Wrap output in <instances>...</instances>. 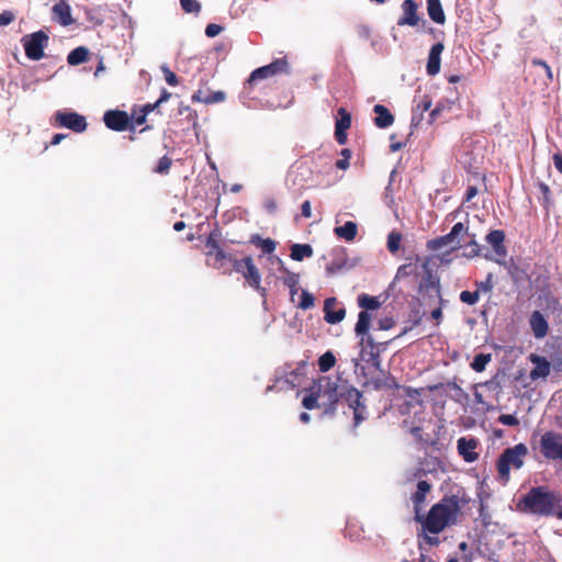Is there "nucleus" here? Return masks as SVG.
Listing matches in <instances>:
<instances>
[{
    "label": "nucleus",
    "mask_w": 562,
    "mask_h": 562,
    "mask_svg": "<svg viewBox=\"0 0 562 562\" xmlns=\"http://www.w3.org/2000/svg\"><path fill=\"white\" fill-rule=\"evenodd\" d=\"M184 228H186V223H184V222H182V221L176 222V223L173 224V229H175L176 232H181V231H183Z\"/></svg>",
    "instance_id": "obj_62"
},
{
    "label": "nucleus",
    "mask_w": 562,
    "mask_h": 562,
    "mask_svg": "<svg viewBox=\"0 0 562 562\" xmlns=\"http://www.w3.org/2000/svg\"><path fill=\"white\" fill-rule=\"evenodd\" d=\"M336 304L335 297H329L325 300L324 303V312H325V321L329 324L340 323L346 315L345 308H340L338 311H333V306Z\"/></svg>",
    "instance_id": "obj_18"
},
{
    "label": "nucleus",
    "mask_w": 562,
    "mask_h": 562,
    "mask_svg": "<svg viewBox=\"0 0 562 562\" xmlns=\"http://www.w3.org/2000/svg\"><path fill=\"white\" fill-rule=\"evenodd\" d=\"M531 64L533 66H539V67L543 68V70L546 71V76H547L548 80L552 81L553 74H552V70H551L550 66L546 61H543L541 59L535 58V59L531 60Z\"/></svg>",
    "instance_id": "obj_42"
},
{
    "label": "nucleus",
    "mask_w": 562,
    "mask_h": 562,
    "mask_svg": "<svg viewBox=\"0 0 562 562\" xmlns=\"http://www.w3.org/2000/svg\"><path fill=\"white\" fill-rule=\"evenodd\" d=\"M318 400H319V397H318V394L316 392V393H313V394H311L308 396H305L303 398L302 404H303V406L306 409H314V408L318 407V404H317Z\"/></svg>",
    "instance_id": "obj_41"
},
{
    "label": "nucleus",
    "mask_w": 562,
    "mask_h": 562,
    "mask_svg": "<svg viewBox=\"0 0 562 562\" xmlns=\"http://www.w3.org/2000/svg\"><path fill=\"white\" fill-rule=\"evenodd\" d=\"M313 255L312 246L307 244H294L291 247V258L295 261H301L305 257H311Z\"/></svg>",
    "instance_id": "obj_26"
},
{
    "label": "nucleus",
    "mask_w": 562,
    "mask_h": 562,
    "mask_svg": "<svg viewBox=\"0 0 562 562\" xmlns=\"http://www.w3.org/2000/svg\"><path fill=\"white\" fill-rule=\"evenodd\" d=\"M468 247L471 248V250L468 254V256L474 257V256H477L480 254V246L477 245L476 241L473 240V241L469 243Z\"/></svg>",
    "instance_id": "obj_52"
},
{
    "label": "nucleus",
    "mask_w": 562,
    "mask_h": 562,
    "mask_svg": "<svg viewBox=\"0 0 562 562\" xmlns=\"http://www.w3.org/2000/svg\"><path fill=\"white\" fill-rule=\"evenodd\" d=\"M48 35L44 31H37L22 38L25 55L31 60H40L44 57V49L48 44Z\"/></svg>",
    "instance_id": "obj_6"
},
{
    "label": "nucleus",
    "mask_w": 562,
    "mask_h": 562,
    "mask_svg": "<svg viewBox=\"0 0 562 562\" xmlns=\"http://www.w3.org/2000/svg\"><path fill=\"white\" fill-rule=\"evenodd\" d=\"M528 448L525 443H518L505 449L497 460V472L502 481L508 482L510 470H519L525 463Z\"/></svg>",
    "instance_id": "obj_3"
},
{
    "label": "nucleus",
    "mask_w": 562,
    "mask_h": 562,
    "mask_svg": "<svg viewBox=\"0 0 562 562\" xmlns=\"http://www.w3.org/2000/svg\"><path fill=\"white\" fill-rule=\"evenodd\" d=\"M15 19V15L12 11H3L0 13V26L9 25L11 22H13Z\"/></svg>",
    "instance_id": "obj_45"
},
{
    "label": "nucleus",
    "mask_w": 562,
    "mask_h": 562,
    "mask_svg": "<svg viewBox=\"0 0 562 562\" xmlns=\"http://www.w3.org/2000/svg\"><path fill=\"white\" fill-rule=\"evenodd\" d=\"M373 111L376 114L374 123L379 128H385L393 124L394 116L384 105L375 104Z\"/></svg>",
    "instance_id": "obj_19"
},
{
    "label": "nucleus",
    "mask_w": 562,
    "mask_h": 562,
    "mask_svg": "<svg viewBox=\"0 0 562 562\" xmlns=\"http://www.w3.org/2000/svg\"><path fill=\"white\" fill-rule=\"evenodd\" d=\"M338 114L340 115V119L336 122V128L338 131H346L350 127L351 124V117L350 114L346 111V109L340 108L338 110Z\"/></svg>",
    "instance_id": "obj_32"
},
{
    "label": "nucleus",
    "mask_w": 562,
    "mask_h": 562,
    "mask_svg": "<svg viewBox=\"0 0 562 562\" xmlns=\"http://www.w3.org/2000/svg\"><path fill=\"white\" fill-rule=\"evenodd\" d=\"M336 363V358L331 351H327L322 355L318 359L319 371L327 372L329 371Z\"/></svg>",
    "instance_id": "obj_29"
},
{
    "label": "nucleus",
    "mask_w": 562,
    "mask_h": 562,
    "mask_svg": "<svg viewBox=\"0 0 562 562\" xmlns=\"http://www.w3.org/2000/svg\"><path fill=\"white\" fill-rule=\"evenodd\" d=\"M286 61L285 59H276L271 64L257 68L254 70L248 79V83H254L258 80L267 79L277 74L283 72L286 70Z\"/></svg>",
    "instance_id": "obj_11"
},
{
    "label": "nucleus",
    "mask_w": 562,
    "mask_h": 562,
    "mask_svg": "<svg viewBox=\"0 0 562 562\" xmlns=\"http://www.w3.org/2000/svg\"><path fill=\"white\" fill-rule=\"evenodd\" d=\"M235 271L241 273L250 286L260 289L261 274L255 266L251 257H246L241 260H234Z\"/></svg>",
    "instance_id": "obj_9"
},
{
    "label": "nucleus",
    "mask_w": 562,
    "mask_h": 562,
    "mask_svg": "<svg viewBox=\"0 0 562 562\" xmlns=\"http://www.w3.org/2000/svg\"><path fill=\"white\" fill-rule=\"evenodd\" d=\"M348 389L353 387L339 384L338 381H333L329 378H322L319 380L317 394L326 414L335 413V405L340 397L346 396L348 398Z\"/></svg>",
    "instance_id": "obj_4"
},
{
    "label": "nucleus",
    "mask_w": 562,
    "mask_h": 562,
    "mask_svg": "<svg viewBox=\"0 0 562 562\" xmlns=\"http://www.w3.org/2000/svg\"><path fill=\"white\" fill-rule=\"evenodd\" d=\"M459 512L458 501L453 497L443 498L430 508L428 515L423 520V527L430 533H439L446 527L457 522Z\"/></svg>",
    "instance_id": "obj_2"
},
{
    "label": "nucleus",
    "mask_w": 562,
    "mask_h": 562,
    "mask_svg": "<svg viewBox=\"0 0 562 562\" xmlns=\"http://www.w3.org/2000/svg\"><path fill=\"white\" fill-rule=\"evenodd\" d=\"M418 3L414 0H404L401 4L402 16L397 20L398 26H417L420 22Z\"/></svg>",
    "instance_id": "obj_12"
},
{
    "label": "nucleus",
    "mask_w": 562,
    "mask_h": 562,
    "mask_svg": "<svg viewBox=\"0 0 562 562\" xmlns=\"http://www.w3.org/2000/svg\"><path fill=\"white\" fill-rule=\"evenodd\" d=\"M162 71L165 74V79L170 86H176L178 83V79L176 74H173L168 67H162Z\"/></svg>",
    "instance_id": "obj_46"
},
{
    "label": "nucleus",
    "mask_w": 562,
    "mask_h": 562,
    "mask_svg": "<svg viewBox=\"0 0 562 562\" xmlns=\"http://www.w3.org/2000/svg\"><path fill=\"white\" fill-rule=\"evenodd\" d=\"M103 122L109 130L123 132L140 125V115L137 116L134 110L131 115L125 111L109 110L103 115Z\"/></svg>",
    "instance_id": "obj_5"
},
{
    "label": "nucleus",
    "mask_w": 562,
    "mask_h": 562,
    "mask_svg": "<svg viewBox=\"0 0 562 562\" xmlns=\"http://www.w3.org/2000/svg\"><path fill=\"white\" fill-rule=\"evenodd\" d=\"M225 98V94L222 91L215 92L211 98V102H220L223 101Z\"/></svg>",
    "instance_id": "obj_58"
},
{
    "label": "nucleus",
    "mask_w": 562,
    "mask_h": 562,
    "mask_svg": "<svg viewBox=\"0 0 562 562\" xmlns=\"http://www.w3.org/2000/svg\"><path fill=\"white\" fill-rule=\"evenodd\" d=\"M336 236L347 241H351L356 238L358 233V226L355 222H346L342 226H337L334 229Z\"/></svg>",
    "instance_id": "obj_22"
},
{
    "label": "nucleus",
    "mask_w": 562,
    "mask_h": 562,
    "mask_svg": "<svg viewBox=\"0 0 562 562\" xmlns=\"http://www.w3.org/2000/svg\"><path fill=\"white\" fill-rule=\"evenodd\" d=\"M443 50V44L437 43L432 45L429 52L428 61H427V72L430 76H435L440 70V55Z\"/></svg>",
    "instance_id": "obj_16"
},
{
    "label": "nucleus",
    "mask_w": 562,
    "mask_h": 562,
    "mask_svg": "<svg viewBox=\"0 0 562 562\" xmlns=\"http://www.w3.org/2000/svg\"><path fill=\"white\" fill-rule=\"evenodd\" d=\"M498 422L505 426H517L519 420L514 415L503 414L498 417Z\"/></svg>",
    "instance_id": "obj_43"
},
{
    "label": "nucleus",
    "mask_w": 562,
    "mask_h": 562,
    "mask_svg": "<svg viewBox=\"0 0 562 562\" xmlns=\"http://www.w3.org/2000/svg\"><path fill=\"white\" fill-rule=\"evenodd\" d=\"M427 12L435 23L445 24L446 15L440 0H427Z\"/></svg>",
    "instance_id": "obj_21"
},
{
    "label": "nucleus",
    "mask_w": 562,
    "mask_h": 562,
    "mask_svg": "<svg viewBox=\"0 0 562 562\" xmlns=\"http://www.w3.org/2000/svg\"><path fill=\"white\" fill-rule=\"evenodd\" d=\"M301 210H302V215L304 217H311L312 216V210H311V203L310 201H305L303 202L302 206H301Z\"/></svg>",
    "instance_id": "obj_51"
},
{
    "label": "nucleus",
    "mask_w": 562,
    "mask_h": 562,
    "mask_svg": "<svg viewBox=\"0 0 562 562\" xmlns=\"http://www.w3.org/2000/svg\"><path fill=\"white\" fill-rule=\"evenodd\" d=\"M529 360L535 364V368L529 373V378L532 381L544 379L550 374L551 364L544 357L530 353Z\"/></svg>",
    "instance_id": "obj_14"
},
{
    "label": "nucleus",
    "mask_w": 562,
    "mask_h": 562,
    "mask_svg": "<svg viewBox=\"0 0 562 562\" xmlns=\"http://www.w3.org/2000/svg\"><path fill=\"white\" fill-rule=\"evenodd\" d=\"M431 101L429 99H425L422 103H419L418 108L422 109L423 112H426L430 109Z\"/></svg>",
    "instance_id": "obj_61"
},
{
    "label": "nucleus",
    "mask_w": 562,
    "mask_h": 562,
    "mask_svg": "<svg viewBox=\"0 0 562 562\" xmlns=\"http://www.w3.org/2000/svg\"><path fill=\"white\" fill-rule=\"evenodd\" d=\"M441 316H442V311H441V308H436V310H434V311L431 312V317H432L434 319H437V321H438V319H440V318H441Z\"/></svg>",
    "instance_id": "obj_63"
},
{
    "label": "nucleus",
    "mask_w": 562,
    "mask_h": 562,
    "mask_svg": "<svg viewBox=\"0 0 562 562\" xmlns=\"http://www.w3.org/2000/svg\"><path fill=\"white\" fill-rule=\"evenodd\" d=\"M314 306V296L306 290L302 291L301 301L299 307L302 310H308Z\"/></svg>",
    "instance_id": "obj_38"
},
{
    "label": "nucleus",
    "mask_w": 562,
    "mask_h": 562,
    "mask_svg": "<svg viewBox=\"0 0 562 562\" xmlns=\"http://www.w3.org/2000/svg\"><path fill=\"white\" fill-rule=\"evenodd\" d=\"M206 247L209 249L207 256L214 257L216 261H222L227 258V255L221 249L217 240L210 236L206 240Z\"/></svg>",
    "instance_id": "obj_27"
},
{
    "label": "nucleus",
    "mask_w": 562,
    "mask_h": 562,
    "mask_svg": "<svg viewBox=\"0 0 562 562\" xmlns=\"http://www.w3.org/2000/svg\"><path fill=\"white\" fill-rule=\"evenodd\" d=\"M491 361V355L488 353H479L474 357L471 368L476 372H482L485 370L486 364Z\"/></svg>",
    "instance_id": "obj_30"
},
{
    "label": "nucleus",
    "mask_w": 562,
    "mask_h": 562,
    "mask_svg": "<svg viewBox=\"0 0 562 562\" xmlns=\"http://www.w3.org/2000/svg\"><path fill=\"white\" fill-rule=\"evenodd\" d=\"M477 194V189L475 187H469L467 190V201L472 200Z\"/></svg>",
    "instance_id": "obj_59"
},
{
    "label": "nucleus",
    "mask_w": 562,
    "mask_h": 562,
    "mask_svg": "<svg viewBox=\"0 0 562 562\" xmlns=\"http://www.w3.org/2000/svg\"><path fill=\"white\" fill-rule=\"evenodd\" d=\"M479 446V441L474 438H465L461 437L458 439L457 448L459 454L463 458L465 462H474L479 459V453L475 452V449Z\"/></svg>",
    "instance_id": "obj_13"
},
{
    "label": "nucleus",
    "mask_w": 562,
    "mask_h": 562,
    "mask_svg": "<svg viewBox=\"0 0 562 562\" xmlns=\"http://www.w3.org/2000/svg\"><path fill=\"white\" fill-rule=\"evenodd\" d=\"M402 235L398 232H391L387 236V249L390 252L395 254L400 249Z\"/></svg>",
    "instance_id": "obj_34"
},
{
    "label": "nucleus",
    "mask_w": 562,
    "mask_h": 562,
    "mask_svg": "<svg viewBox=\"0 0 562 562\" xmlns=\"http://www.w3.org/2000/svg\"><path fill=\"white\" fill-rule=\"evenodd\" d=\"M57 127H65L75 133H83L88 123L83 115L69 110H59L54 114V123Z\"/></svg>",
    "instance_id": "obj_7"
},
{
    "label": "nucleus",
    "mask_w": 562,
    "mask_h": 562,
    "mask_svg": "<svg viewBox=\"0 0 562 562\" xmlns=\"http://www.w3.org/2000/svg\"><path fill=\"white\" fill-rule=\"evenodd\" d=\"M417 272V267L414 263H405L398 267L396 279H404Z\"/></svg>",
    "instance_id": "obj_35"
},
{
    "label": "nucleus",
    "mask_w": 562,
    "mask_h": 562,
    "mask_svg": "<svg viewBox=\"0 0 562 562\" xmlns=\"http://www.w3.org/2000/svg\"><path fill=\"white\" fill-rule=\"evenodd\" d=\"M182 9L188 13H196L200 11L201 5L196 0H180Z\"/></svg>",
    "instance_id": "obj_40"
},
{
    "label": "nucleus",
    "mask_w": 562,
    "mask_h": 562,
    "mask_svg": "<svg viewBox=\"0 0 562 562\" xmlns=\"http://www.w3.org/2000/svg\"><path fill=\"white\" fill-rule=\"evenodd\" d=\"M222 30H223L222 26L212 23L206 26L205 34L209 37H215L216 35H218L222 32Z\"/></svg>",
    "instance_id": "obj_47"
},
{
    "label": "nucleus",
    "mask_w": 562,
    "mask_h": 562,
    "mask_svg": "<svg viewBox=\"0 0 562 562\" xmlns=\"http://www.w3.org/2000/svg\"><path fill=\"white\" fill-rule=\"evenodd\" d=\"M53 11L61 25L66 26L72 23L70 8L67 2H56Z\"/></svg>",
    "instance_id": "obj_24"
},
{
    "label": "nucleus",
    "mask_w": 562,
    "mask_h": 562,
    "mask_svg": "<svg viewBox=\"0 0 562 562\" xmlns=\"http://www.w3.org/2000/svg\"><path fill=\"white\" fill-rule=\"evenodd\" d=\"M529 324L536 338L541 339L547 336L549 325L546 317L539 311H535L530 315Z\"/></svg>",
    "instance_id": "obj_15"
},
{
    "label": "nucleus",
    "mask_w": 562,
    "mask_h": 562,
    "mask_svg": "<svg viewBox=\"0 0 562 562\" xmlns=\"http://www.w3.org/2000/svg\"><path fill=\"white\" fill-rule=\"evenodd\" d=\"M66 134H55L50 140V145H58L64 138H66Z\"/></svg>",
    "instance_id": "obj_57"
},
{
    "label": "nucleus",
    "mask_w": 562,
    "mask_h": 562,
    "mask_svg": "<svg viewBox=\"0 0 562 562\" xmlns=\"http://www.w3.org/2000/svg\"><path fill=\"white\" fill-rule=\"evenodd\" d=\"M553 162L557 170L562 173V155L561 154H554L553 155Z\"/></svg>",
    "instance_id": "obj_55"
},
{
    "label": "nucleus",
    "mask_w": 562,
    "mask_h": 562,
    "mask_svg": "<svg viewBox=\"0 0 562 562\" xmlns=\"http://www.w3.org/2000/svg\"><path fill=\"white\" fill-rule=\"evenodd\" d=\"M358 304L360 307L366 310H376L380 306V303L375 297L367 294H362L358 297Z\"/></svg>",
    "instance_id": "obj_33"
},
{
    "label": "nucleus",
    "mask_w": 562,
    "mask_h": 562,
    "mask_svg": "<svg viewBox=\"0 0 562 562\" xmlns=\"http://www.w3.org/2000/svg\"><path fill=\"white\" fill-rule=\"evenodd\" d=\"M479 299H480L479 291H473V292L462 291L460 293L461 302L469 304V305H474L479 301Z\"/></svg>",
    "instance_id": "obj_37"
},
{
    "label": "nucleus",
    "mask_w": 562,
    "mask_h": 562,
    "mask_svg": "<svg viewBox=\"0 0 562 562\" xmlns=\"http://www.w3.org/2000/svg\"><path fill=\"white\" fill-rule=\"evenodd\" d=\"M361 396V393L357 389H348V402L349 406L353 409L356 425H359L362 419L359 413V407L362 406Z\"/></svg>",
    "instance_id": "obj_23"
},
{
    "label": "nucleus",
    "mask_w": 562,
    "mask_h": 562,
    "mask_svg": "<svg viewBox=\"0 0 562 562\" xmlns=\"http://www.w3.org/2000/svg\"><path fill=\"white\" fill-rule=\"evenodd\" d=\"M279 262H280V265H281L280 270H281L282 272H284V273H285V277H284V279H283L284 284H285V285H288L290 289H295V288H297V284H299V274H296V273H294V272L289 271V270L284 267V265H283L282 260H280V259H279Z\"/></svg>",
    "instance_id": "obj_31"
},
{
    "label": "nucleus",
    "mask_w": 562,
    "mask_h": 562,
    "mask_svg": "<svg viewBox=\"0 0 562 562\" xmlns=\"http://www.w3.org/2000/svg\"><path fill=\"white\" fill-rule=\"evenodd\" d=\"M89 50L83 46L72 49L67 56V63L71 66L80 65L88 60Z\"/></svg>",
    "instance_id": "obj_25"
},
{
    "label": "nucleus",
    "mask_w": 562,
    "mask_h": 562,
    "mask_svg": "<svg viewBox=\"0 0 562 562\" xmlns=\"http://www.w3.org/2000/svg\"><path fill=\"white\" fill-rule=\"evenodd\" d=\"M340 268V266H336L334 263H330L327 266L326 270L329 274H333L335 273L338 269Z\"/></svg>",
    "instance_id": "obj_64"
},
{
    "label": "nucleus",
    "mask_w": 562,
    "mask_h": 562,
    "mask_svg": "<svg viewBox=\"0 0 562 562\" xmlns=\"http://www.w3.org/2000/svg\"><path fill=\"white\" fill-rule=\"evenodd\" d=\"M431 490V485L427 481H419L417 484V491L413 495L412 499L415 505L416 515L419 514V507L425 502L427 493ZM417 520H420L419 516H416Z\"/></svg>",
    "instance_id": "obj_20"
},
{
    "label": "nucleus",
    "mask_w": 562,
    "mask_h": 562,
    "mask_svg": "<svg viewBox=\"0 0 562 562\" xmlns=\"http://www.w3.org/2000/svg\"><path fill=\"white\" fill-rule=\"evenodd\" d=\"M539 189L542 193L543 204L546 207H548V204L550 203V188L546 183H540Z\"/></svg>",
    "instance_id": "obj_48"
},
{
    "label": "nucleus",
    "mask_w": 562,
    "mask_h": 562,
    "mask_svg": "<svg viewBox=\"0 0 562 562\" xmlns=\"http://www.w3.org/2000/svg\"><path fill=\"white\" fill-rule=\"evenodd\" d=\"M335 136H336L337 142H338L340 145H344V144L347 142V134H346V131H338V130H335Z\"/></svg>",
    "instance_id": "obj_54"
},
{
    "label": "nucleus",
    "mask_w": 562,
    "mask_h": 562,
    "mask_svg": "<svg viewBox=\"0 0 562 562\" xmlns=\"http://www.w3.org/2000/svg\"><path fill=\"white\" fill-rule=\"evenodd\" d=\"M371 323V315L367 311H361L358 315V322L355 327V331L358 336L368 333Z\"/></svg>",
    "instance_id": "obj_28"
},
{
    "label": "nucleus",
    "mask_w": 562,
    "mask_h": 562,
    "mask_svg": "<svg viewBox=\"0 0 562 562\" xmlns=\"http://www.w3.org/2000/svg\"><path fill=\"white\" fill-rule=\"evenodd\" d=\"M476 286H477L476 291H479V293L480 292H484V293L491 292L493 289L492 274L490 273L485 281L476 283Z\"/></svg>",
    "instance_id": "obj_44"
},
{
    "label": "nucleus",
    "mask_w": 562,
    "mask_h": 562,
    "mask_svg": "<svg viewBox=\"0 0 562 562\" xmlns=\"http://www.w3.org/2000/svg\"><path fill=\"white\" fill-rule=\"evenodd\" d=\"M192 100L196 102L211 103L210 97L204 98L202 91L199 90L192 95Z\"/></svg>",
    "instance_id": "obj_53"
},
{
    "label": "nucleus",
    "mask_w": 562,
    "mask_h": 562,
    "mask_svg": "<svg viewBox=\"0 0 562 562\" xmlns=\"http://www.w3.org/2000/svg\"><path fill=\"white\" fill-rule=\"evenodd\" d=\"M394 322L391 318H383L379 322L380 329L386 330L393 327Z\"/></svg>",
    "instance_id": "obj_50"
},
{
    "label": "nucleus",
    "mask_w": 562,
    "mask_h": 562,
    "mask_svg": "<svg viewBox=\"0 0 562 562\" xmlns=\"http://www.w3.org/2000/svg\"><path fill=\"white\" fill-rule=\"evenodd\" d=\"M524 510L540 516H557L562 519V497L543 487L531 488L521 499Z\"/></svg>",
    "instance_id": "obj_1"
},
{
    "label": "nucleus",
    "mask_w": 562,
    "mask_h": 562,
    "mask_svg": "<svg viewBox=\"0 0 562 562\" xmlns=\"http://www.w3.org/2000/svg\"><path fill=\"white\" fill-rule=\"evenodd\" d=\"M252 241L256 243L265 254H271L276 249V241L270 238L262 239L260 237H256Z\"/></svg>",
    "instance_id": "obj_36"
},
{
    "label": "nucleus",
    "mask_w": 562,
    "mask_h": 562,
    "mask_svg": "<svg viewBox=\"0 0 562 562\" xmlns=\"http://www.w3.org/2000/svg\"><path fill=\"white\" fill-rule=\"evenodd\" d=\"M464 233H467V227L463 223L459 222L453 225L449 234L430 240L429 246L435 250L442 247H450L451 249L459 248L461 246L459 237Z\"/></svg>",
    "instance_id": "obj_10"
},
{
    "label": "nucleus",
    "mask_w": 562,
    "mask_h": 562,
    "mask_svg": "<svg viewBox=\"0 0 562 562\" xmlns=\"http://www.w3.org/2000/svg\"><path fill=\"white\" fill-rule=\"evenodd\" d=\"M336 167L338 169H341V170H345L349 167V158H341L339 160L336 161Z\"/></svg>",
    "instance_id": "obj_56"
},
{
    "label": "nucleus",
    "mask_w": 562,
    "mask_h": 562,
    "mask_svg": "<svg viewBox=\"0 0 562 562\" xmlns=\"http://www.w3.org/2000/svg\"><path fill=\"white\" fill-rule=\"evenodd\" d=\"M170 95L171 94L166 89H164L161 91L159 99L157 100V103L160 104L162 102H166L170 98Z\"/></svg>",
    "instance_id": "obj_60"
},
{
    "label": "nucleus",
    "mask_w": 562,
    "mask_h": 562,
    "mask_svg": "<svg viewBox=\"0 0 562 562\" xmlns=\"http://www.w3.org/2000/svg\"><path fill=\"white\" fill-rule=\"evenodd\" d=\"M171 166V159L167 156H164L159 159L158 164L153 169L156 173H166L168 172L169 168Z\"/></svg>",
    "instance_id": "obj_39"
},
{
    "label": "nucleus",
    "mask_w": 562,
    "mask_h": 562,
    "mask_svg": "<svg viewBox=\"0 0 562 562\" xmlns=\"http://www.w3.org/2000/svg\"><path fill=\"white\" fill-rule=\"evenodd\" d=\"M540 450L544 458L562 461V435L547 431L540 438Z\"/></svg>",
    "instance_id": "obj_8"
},
{
    "label": "nucleus",
    "mask_w": 562,
    "mask_h": 562,
    "mask_svg": "<svg viewBox=\"0 0 562 562\" xmlns=\"http://www.w3.org/2000/svg\"><path fill=\"white\" fill-rule=\"evenodd\" d=\"M159 104L157 101L155 103H148L143 105V123L145 122V117L148 113L153 112Z\"/></svg>",
    "instance_id": "obj_49"
},
{
    "label": "nucleus",
    "mask_w": 562,
    "mask_h": 562,
    "mask_svg": "<svg viewBox=\"0 0 562 562\" xmlns=\"http://www.w3.org/2000/svg\"><path fill=\"white\" fill-rule=\"evenodd\" d=\"M504 239L505 234L499 229L492 231L486 235V241L493 247L495 254L501 258L506 256V248L503 245Z\"/></svg>",
    "instance_id": "obj_17"
}]
</instances>
